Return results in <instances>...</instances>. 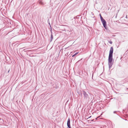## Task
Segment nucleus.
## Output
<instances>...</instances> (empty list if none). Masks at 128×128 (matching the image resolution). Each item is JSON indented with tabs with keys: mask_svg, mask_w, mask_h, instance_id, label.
I'll return each mask as SVG.
<instances>
[{
	"mask_svg": "<svg viewBox=\"0 0 128 128\" xmlns=\"http://www.w3.org/2000/svg\"><path fill=\"white\" fill-rule=\"evenodd\" d=\"M113 52V48L112 47L110 48L109 52V54L108 58V65L110 69L112 67L113 63H112V54Z\"/></svg>",
	"mask_w": 128,
	"mask_h": 128,
	"instance_id": "f257e3e1",
	"label": "nucleus"
},
{
	"mask_svg": "<svg viewBox=\"0 0 128 128\" xmlns=\"http://www.w3.org/2000/svg\"><path fill=\"white\" fill-rule=\"evenodd\" d=\"M82 94L84 96V99L86 100H87L89 99V96L87 93L84 91H82Z\"/></svg>",
	"mask_w": 128,
	"mask_h": 128,
	"instance_id": "f03ea898",
	"label": "nucleus"
},
{
	"mask_svg": "<svg viewBox=\"0 0 128 128\" xmlns=\"http://www.w3.org/2000/svg\"><path fill=\"white\" fill-rule=\"evenodd\" d=\"M101 21L103 24L104 27L107 30V29L106 27V22L105 20L104 19L102 20H101Z\"/></svg>",
	"mask_w": 128,
	"mask_h": 128,
	"instance_id": "7ed1b4c3",
	"label": "nucleus"
},
{
	"mask_svg": "<svg viewBox=\"0 0 128 128\" xmlns=\"http://www.w3.org/2000/svg\"><path fill=\"white\" fill-rule=\"evenodd\" d=\"M70 120L69 118L68 120L67 121V126L69 128H70L71 127L70 126Z\"/></svg>",
	"mask_w": 128,
	"mask_h": 128,
	"instance_id": "20e7f679",
	"label": "nucleus"
},
{
	"mask_svg": "<svg viewBox=\"0 0 128 128\" xmlns=\"http://www.w3.org/2000/svg\"><path fill=\"white\" fill-rule=\"evenodd\" d=\"M38 3L42 5H44V3L42 2V0H39L38 2Z\"/></svg>",
	"mask_w": 128,
	"mask_h": 128,
	"instance_id": "39448f33",
	"label": "nucleus"
},
{
	"mask_svg": "<svg viewBox=\"0 0 128 128\" xmlns=\"http://www.w3.org/2000/svg\"><path fill=\"white\" fill-rule=\"evenodd\" d=\"M51 31V39H50V42H51L52 41L53 38V36L52 34V31Z\"/></svg>",
	"mask_w": 128,
	"mask_h": 128,
	"instance_id": "423d86ee",
	"label": "nucleus"
},
{
	"mask_svg": "<svg viewBox=\"0 0 128 128\" xmlns=\"http://www.w3.org/2000/svg\"><path fill=\"white\" fill-rule=\"evenodd\" d=\"M59 84L58 83L57 84H56V86L54 87L56 88H58V84Z\"/></svg>",
	"mask_w": 128,
	"mask_h": 128,
	"instance_id": "0eeeda50",
	"label": "nucleus"
},
{
	"mask_svg": "<svg viewBox=\"0 0 128 128\" xmlns=\"http://www.w3.org/2000/svg\"><path fill=\"white\" fill-rule=\"evenodd\" d=\"M78 53V52H77L76 53L74 54L72 56V57H73L77 54Z\"/></svg>",
	"mask_w": 128,
	"mask_h": 128,
	"instance_id": "6e6552de",
	"label": "nucleus"
},
{
	"mask_svg": "<svg viewBox=\"0 0 128 128\" xmlns=\"http://www.w3.org/2000/svg\"><path fill=\"white\" fill-rule=\"evenodd\" d=\"M100 15L101 20H102L104 19L102 17L100 14Z\"/></svg>",
	"mask_w": 128,
	"mask_h": 128,
	"instance_id": "1a4fd4ad",
	"label": "nucleus"
},
{
	"mask_svg": "<svg viewBox=\"0 0 128 128\" xmlns=\"http://www.w3.org/2000/svg\"><path fill=\"white\" fill-rule=\"evenodd\" d=\"M28 49H25L24 50V52L28 51V50H27Z\"/></svg>",
	"mask_w": 128,
	"mask_h": 128,
	"instance_id": "9d476101",
	"label": "nucleus"
},
{
	"mask_svg": "<svg viewBox=\"0 0 128 128\" xmlns=\"http://www.w3.org/2000/svg\"><path fill=\"white\" fill-rule=\"evenodd\" d=\"M116 111H114V113H116Z\"/></svg>",
	"mask_w": 128,
	"mask_h": 128,
	"instance_id": "9b49d317",
	"label": "nucleus"
},
{
	"mask_svg": "<svg viewBox=\"0 0 128 128\" xmlns=\"http://www.w3.org/2000/svg\"><path fill=\"white\" fill-rule=\"evenodd\" d=\"M99 117H100V116H98V117H97V118H96V119H97L98 118H99Z\"/></svg>",
	"mask_w": 128,
	"mask_h": 128,
	"instance_id": "f8f14e48",
	"label": "nucleus"
},
{
	"mask_svg": "<svg viewBox=\"0 0 128 128\" xmlns=\"http://www.w3.org/2000/svg\"><path fill=\"white\" fill-rule=\"evenodd\" d=\"M110 44H111L112 43V42H110Z\"/></svg>",
	"mask_w": 128,
	"mask_h": 128,
	"instance_id": "ddd939ff",
	"label": "nucleus"
},
{
	"mask_svg": "<svg viewBox=\"0 0 128 128\" xmlns=\"http://www.w3.org/2000/svg\"><path fill=\"white\" fill-rule=\"evenodd\" d=\"M10 70H8V72H9V71H10Z\"/></svg>",
	"mask_w": 128,
	"mask_h": 128,
	"instance_id": "4468645a",
	"label": "nucleus"
},
{
	"mask_svg": "<svg viewBox=\"0 0 128 128\" xmlns=\"http://www.w3.org/2000/svg\"><path fill=\"white\" fill-rule=\"evenodd\" d=\"M126 18H127V16H126Z\"/></svg>",
	"mask_w": 128,
	"mask_h": 128,
	"instance_id": "2eb2a0df",
	"label": "nucleus"
},
{
	"mask_svg": "<svg viewBox=\"0 0 128 128\" xmlns=\"http://www.w3.org/2000/svg\"><path fill=\"white\" fill-rule=\"evenodd\" d=\"M126 89L127 90H128V88H127Z\"/></svg>",
	"mask_w": 128,
	"mask_h": 128,
	"instance_id": "dca6fc26",
	"label": "nucleus"
}]
</instances>
